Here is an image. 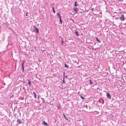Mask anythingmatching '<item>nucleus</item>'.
I'll list each match as a JSON object with an SVG mask.
<instances>
[{
  "label": "nucleus",
  "instance_id": "obj_1",
  "mask_svg": "<svg viewBox=\"0 0 126 126\" xmlns=\"http://www.w3.org/2000/svg\"><path fill=\"white\" fill-rule=\"evenodd\" d=\"M33 27L35 29L33 30V32H36L37 33H38L39 32V31L38 29L34 26Z\"/></svg>",
  "mask_w": 126,
  "mask_h": 126
},
{
  "label": "nucleus",
  "instance_id": "obj_2",
  "mask_svg": "<svg viewBox=\"0 0 126 126\" xmlns=\"http://www.w3.org/2000/svg\"><path fill=\"white\" fill-rule=\"evenodd\" d=\"M120 19L122 21H123L124 20V16L123 14H122L120 16Z\"/></svg>",
  "mask_w": 126,
  "mask_h": 126
},
{
  "label": "nucleus",
  "instance_id": "obj_3",
  "mask_svg": "<svg viewBox=\"0 0 126 126\" xmlns=\"http://www.w3.org/2000/svg\"><path fill=\"white\" fill-rule=\"evenodd\" d=\"M107 97L108 98L110 99L111 98V96L110 94L109 93H107L106 94Z\"/></svg>",
  "mask_w": 126,
  "mask_h": 126
},
{
  "label": "nucleus",
  "instance_id": "obj_4",
  "mask_svg": "<svg viewBox=\"0 0 126 126\" xmlns=\"http://www.w3.org/2000/svg\"><path fill=\"white\" fill-rule=\"evenodd\" d=\"M73 10L75 11V13H77L78 11V8L75 7L73 9Z\"/></svg>",
  "mask_w": 126,
  "mask_h": 126
},
{
  "label": "nucleus",
  "instance_id": "obj_5",
  "mask_svg": "<svg viewBox=\"0 0 126 126\" xmlns=\"http://www.w3.org/2000/svg\"><path fill=\"white\" fill-rule=\"evenodd\" d=\"M24 63H25L24 61H23L22 62V64H21L22 66V70H23V71L24 70Z\"/></svg>",
  "mask_w": 126,
  "mask_h": 126
},
{
  "label": "nucleus",
  "instance_id": "obj_6",
  "mask_svg": "<svg viewBox=\"0 0 126 126\" xmlns=\"http://www.w3.org/2000/svg\"><path fill=\"white\" fill-rule=\"evenodd\" d=\"M17 122L18 123V124H20L21 123V120L19 119H18L17 120Z\"/></svg>",
  "mask_w": 126,
  "mask_h": 126
},
{
  "label": "nucleus",
  "instance_id": "obj_7",
  "mask_svg": "<svg viewBox=\"0 0 126 126\" xmlns=\"http://www.w3.org/2000/svg\"><path fill=\"white\" fill-rule=\"evenodd\" d=\"M43 124L44 125L47 126V123L46 122L44 121H43Z\"/></svg>",
  "mask_w": 126,
  "mask_h": 126
},
{
  "label": "nucleus",
  "instance_id": "obj_8",
  "mask_svg": "<svg viewBox=\"0 0 126 126\" xmlns=\"http://www.w3.org/2000/svg\"><path fill=\"white\" fill-rule=\"evenodd\" d=\"M63 75L64 76L63 77V83H65V81L64 80V73H63Z\"/></svg>",
  "mask_w": 126,
  "mask_h": 126
},
{
  "label": "nucleus",
  "instance_id": "obj_9",
  "mask_svg": "<svg viewBox=\"0 0 126 126\" xmlns=\"http://www.w3.org/2000/svg\"><path fill=\"white\" fill-rule=\"evenodd\" d=\"M57 15L59 17V18H61V16L60 15V14L59 13H57Z\"/></svg>",
  "mask_w": 126,
  "mask_h": 126
},
{
  "label": "nucleus",
  "instance_id": "obj_10",
  "mask_svg": "<svg viewBox=\"0 0 126 126\" xmlns=\"http://www.w3.org/2000/svg\"><path fill=\"white\" fill-rule=\"evenodd\" d=\"M75 34L77 35L78 36H79V34L78 33V32L76 31H75Z\"/></svg>",
  "mask_w": 126,
  "mask_h": 126
},
{
  "label": "nucleus",
  "instance_id": "obj_11",
  "mask_svg": "<svg viewBox=\"0 0 126 126\" xmlns=\"http://www.w3.org/2000/svg\"><path fill=\"white\" fill-rule=\"evenodd\" d=\"M96 40L97 41H98L99 43H100V40H99L98 39V38L97 37H96Z\"/></svg>",
  "mask_w": 126,
  "mask_h": 126
},
{
  "label": "nucleus",
  "instance_id": "obj_12",
  "mask_svg": "<svg viewBox=\"0 0 126 126\" xmlns=\"http://www.w3.org/2000/svg\"><path fill=\"white\" fill-rule=\"evenodd\" d=\"M89 81L90 84H92L93 83L92 82V80L91 79H90Z\"/></svg>",
  "mask_w": 126,
  "mask_h": 126
},
{
  "label": "nucleus",
  "instance_id": "obj_13",
  "mask_svg": "<svg viewBox=\"0 0 126 126\" xmlns=\"http://www.w3.org/2000/svg\"><path fill=\"white\" fill-rule=\"evenodd\" d=\"M33 93L34 94V97L35 98H36V94L34 92H33Z\"/></svg>",
  "mask_w": 126,
  "mask_h": 126
},
{
  "label": "nucleus",
  "instance_id": "obj_14",
  "mask_svg": "<svg viewBox=\"0 0 126 126\" xmlns=\"http://www.w3.org/2000/svg\"><path fill=\"white\" fill-rule=\"evenodd\" d=\"M77 1H76L75 2V4H74V6H77Z\"/></svg>",
  "mask_w": 126,
  "mask_h": 126
},
{
  "label": "nucleus",
  "instance_id": "obj_15",
  "mask_svg": "<svg viewBox=\"0 0 126 126\" xmlns=\"http://www.w3.org/2000/svg\"><path fill=\"white\" fill-rule=\"evenodd\" d=\"M64 67H65L68 68V66L67 65V64L66 63H64Z\"/></svg>",
  "mask_w": 126,
  "mask_h": 126
},
{
  "label": "nucleus",
  "instance_id": "obj_16",
  "mask_svg": "<svg viewBox=\"0 0 126 126\" xmlns=\"http://www.w3.org/2000/svg\"><path fill=\"white\" fill-rule=\"evenodd\" d=\"M52 7V10H53V12L54 13H55V11L54 10V7Z\"/></svg>",
  "mask_w": 126,
  "mask_h": 126
},
{
  "label": "nucleus",
  "instance_id": "obj_17",
  "mask_svg": "<svg viewBox=\"0 0 126 126\" xmlns=\"http://www.w3.org/2000/svg\"><path fill=\"white\" fill-rule=\"evenodd\" d=\"M60 23L61 24H62V19H61V18H60Z\"/></svg>",
  "mask_w": 126,
  "mask_h": 126
},
{
  "label": "nucleus",
  "instance_id": "obj_18",
  "mask_svg": "<svg viewBox=\"0 0 126 126\" xmlns=\"http://www.w3.org/2000/svg\"><path fill=\"white\" fill-rule=\"evenodd\" d=\"M80 98L83 99H84V97L83 96H80Z\"/></svg>",
  "mask_w": 126,
  "mask_h": 126
},
{
  "label": "nucleus",
  "instance_id": "obj_19",
  "mask_svg": "<svg viewBox=\"0 0 126 126\" xmlns=\"http://www.w3.org/2000/svg\"><path fill=\"white\" fill-rule=\"evenodd\" d=\"M28 84L30 86L31 85V83H30V81H28Z\"/></svg>",
  "mask_w": 126,
  "mask_h": 126
},
{
  "label": "nucleus",
  "instance_id": "obj_20",
  "mask_svg": "<svg viewBox=\"0 0 126 126\" xmlns=\"http://www.w3.org/2000/svg\"><path fill=\"white\" fill-rule=\"evenodd\" d=\"M63 41L62 39V41H61V44L62 45H63Z\"/></svg>",
  "mask_w": 126,
  "mask_h": 126
},
{
  "label": "nucleus",
  "instance_id": "obj_21",
  "mask_svg": "<svg viewBox=\"0 0 126 126\" xmlns=\"http://www.w3.org/2000/svg\"><path fill=\"white\" fill-rule=\"evenodd\" d=\"M94 10V8H91V10L92 11H93Z\"/></svg>",
  "mask_w": 126,
  "mask_h": 126
},
{
  "label": "nucleus",
  "instance_id": "obj_22",
  "mask_svg": "<svg viewBox=\"0 0 126 126\" xmlns=\"http://www.w3.org/2000/svg\"><path fill=\"white\" fill-rule=\"evenodd\" d=\"M63 115L64 117V118H66V116H65V115L64 114H63Z\"/></svg>",
  "mask_w": 126,
  "mask_h": 126
},
{
  "label": "nucleus",
  "instance_id": "obj_23",
  "mask_svg": "<svg viewBox=\"0 0 126 126\" xmlns=\"http://www.w3.org/2000/svg\"><path fill=\"white\" fill-rule=\"evenodd\" d=\"M27 15H28V13H27L26 14V15H26V16H27Z\"/></svg>",
  "mask_w": 126,
  "mask_h": 126
},
{
  "label": "nucleus",
  "instance_id": "obj_24",
  "mask_svg": "<svg viewBox=\"0 0 126 126\" xmlns=\"http://www.w3.org/2000/svg\"><path fill=\"white\" fill-rule=\"evenodd\" d=\"M85 106V107L86 108H87V105H86Z\"/></svg>",
  "mask_w": 126,
  "mask_h": 126
},
{
  "label": "nucleus",
  "instance_id": "obj_25",
  "mask_svg": "<svg viewBox=\"0 0 126 126\" xmlns=\"http://www.w3.org/2000/svg\"><path fill=\"white\" fill-rule=\"evenodd\" d=\"M65 119H66L67 120H68V119L66 118H65Z\"/></svg>",
  "mask_w": 126,
  "mask_h": 126
},
{
  "label": "nucleus",
  "instance_id": "obj_26",
  "mask_svg": "<svg viewBox=\"0 0 126 126\" xmlns=\"http://www.w3.org/2000/svg\"><path fill=\"white\" fill-rule=\"evenodd\" d=\"M104 101H103V102H102V104H104Z\"/></svg>",
  "mask_w": 126,
  "mask_h": 126
},
{
  "label": "nucleus",
  "instance_id": "obj_27",
  "mask_svg": "<svg viewBox=\"0 0 126 126\" xmlns=\"http://www.w3.org/2000/svg\"><path fill=\"white\" fill-rule=\"evenodd\" d=\"M100 13V14H101V13Z\"/></svg>",
  "mask_w": 126,
  "mask_h": 126
}]
</instances>
